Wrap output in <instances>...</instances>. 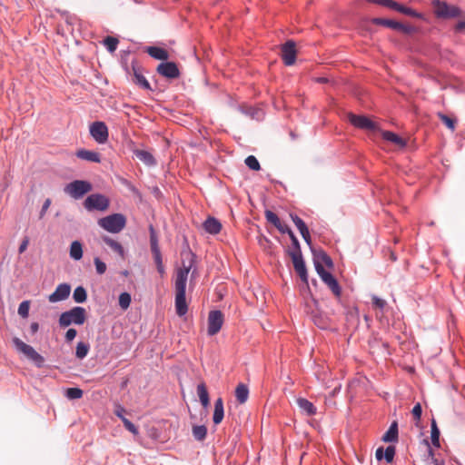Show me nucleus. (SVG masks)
Instances as JSON below:
<instances>
[{"label": "nucleus", "instance_id": "nucleus-1", "mask_svg": "<svg viewBox=\"0 0 465 465\" xmlns=\"http://www.w3.org/2000/svg\"><path fill=\"white\" fill-rule=\"evenodd\" d=\"M183 256L185 257V259H183L182 267L178 268L176 271L175 282H174L175 312H176V314L180 317L185 315L188 312V305H187L186 295H185L186 284H187L188 275H189L191 270H193L195 267V262H196V255L191 251H189L185 253H183Z\"/></svg>", "mask_w": 465, "mask_h": 465}, {"label": "nucleus", "instance_id": "nucleus-2", "mask_svg": "<svg viewBox=\"0 0 465 465\" xmlns=\"http://www.w3.org/2000/svg\"><path fill=\"white\" fill-rule=\"evenodd\" d=\"M86 321V311L84 307L75 306L69 311L61 313L59 317V325L62 328L71 324L83 325Z\"/></svg>", "mask_w": 465, "mask_h": 465}, {"label": "nucleus", "instance_id": "nucleus-3", "mask_svg": "<svg viewBox=\"0 0 465 465\" xmlns=\"http://www.w3.org/2000/svg\"><path fill=\"white\" fill-rule=\"evenodd\" d=\"M98 225L111 233L120 232L126 225V218L122 213H113L100 218Z\"/></svg>", "mask_w": 465, "mask_h": 465}, {"label": "nucleus", "instance_id": "nucleus-4", "mask_svg": "<svg viewBox=\"0 0 465 465\" xmlns=\"http://www.w3.org/2000/svg\"><path fill=\"white\" fill-rule=\"evenodd\" d=\"M431 5L433 7V13L438 18L451 19L459 17L461 15V10L460 7L453 5H449L445 1L432 0Z\"/></svg>", "mask_w": 465, "mask_h": 465}, {"label": "nucleus", "instance_id": "nucleus-5", "mask_svg": "<svg viewBox=\"0 0 465 465\" xmlns=\"http://www.w3.org/2000/svg\"><path fill=\"white\" fill-rule=\"evenodd\" d=\"M13 344L17 351L23 352L29 360L34 361V363L38 368L43 367L45 358L39 354L31 345L25 343L17 337L13 338Z\"/></svg>", "mask_w": 465, "mask_h": 465}, {"label": "nucleus", "instance_id": "nucleus-6", "mask_svg": "<svg viewBox=\"0 0 465 465\" xmlns=\"http://www.w3.org/2000/svg\"><path fill=\"white\" fill-rule=\"evenodd\" d=\"M149 232H150L151 252H152L154 262L156 264L157 271L161 275H163L165 272V269H164V266L163 263L162 253H161L159 243H158V237H157L156 232L154 230V227L152 224L149 226Z\"/></svg>", "mask_w": 465, "mask_h": 465}, {"label": "nucleus", "instance_id": "nucleus-7", "mask_svg": "<svg viewBox=\"0 0 465 465\" xmlns=\"http://www.w3.org/2000/svg\"><path fill=\"white\" fill-rule=\"evenodd\" d=\"M110 205L109 199L101 193H93L86 197L84 202V208L89 211H101L104 212L108 209Z\"/></svg>", "mask_w": 465, "mask_h": 465}, {"label": "nucleus", "instance_id": "nucleus-8", "mask_svg": "<svg viewBox=\"0 0 465 465\" xmlns=\"http://www.w3.org/2000/svg\"><path fill=\"white\" fill-rule=\"evenodd\" d=\"M92 184L88 181L75 180L64 187V193L74 199L82 198L85 193L91 192Z\"/></svg>", "mask_w": 465, "mask_h": 465}, {"label": "nucleus", "instance_id": "nucleus-9", "mask_svg": "<svg viewBox=\"0 0 465 465\" xmlns=\"http://www.w3.org/2000/svg\"><path fill=\"white\" fill-rule=\"evenodd\" d=\"M124 70L127 74L132 75V81L144 90H152L150 83L143 74L142 67L138 64L136 60H133L131 64V70L127 64L124 65Z\"/></svg>", "mask_w": 465, "mask_h": 465}, {"label": "nucleus", "instance_id": "nucleus-10", "mask_svg": "<svg viewBox=\"0 0 465 465\" xmlns=\"http://www.w3.org/2000/svg\"><path fill=\"white\" fill-rule=\"evenodd\" d=\"M316 272L322 281L330 288L335 297L340 298L341 295V288L337 279L329 272H327L322 264L316 262Z\"/></svg>", "mask_w": 465, "mask_h": 465}, {"label": "nucleus", "instance_id": "nucleus-11", "mask_svg": "<svg viewBox=\"0 0 465 465\" xmlns=\"http://www.w3.org/2000/svg\"><path fill=\"white\" fill-rule=\"evenodd\" d=\"M371 23L375 25H382L396 31H400L406 35H410L414 32L413 26L404 25L401 22H397L391 19L374 17L371 19Z\"/></svg>", "mask_w": 465, "mask_h": 465}, {"label": "nucleus", "instance_id": "nucleus-12", "mask_svg": "<svg viewBox=\"0 0 465 465\" xmlns=\"http://www.w3.org/2000/svg\"><path fill=\"white\" fill-rule=\"evenodd\" d=\"M317 305L318 302L312 298L311 302H306L305 312L307 314L311 315L312 320L317 327L326 329L328 328V319L316 310Z\"/></svg>", "mask_w": 465, "mask_h": 465}, {"label": "nucleus", "instance_id": "nucleus-13", "mask_svg": "<svg viewBox=\"0 0 465 465\" xmlns=\"http://www.w3.org/2000/svg\"><path fill=\"white\" fill-rule=\"evenodd\" d=\"M90 134L96 143L100 144L105 143L109 136L108 127L104 122H94L90 125Z\"/></svg>", "mask_w": 465, "mask_h": 465}, {"label": "nucleus", "instance_id": "nucleus-14", "mask_svg": "<svg viewBox=\"0 0 465 465\" xmlns=\"http://www.w3.org/2000/svg\"><path fill=\"white\" fill-rule=\"evenodd\" d=\"M223 314L221 311H211L208 315V335L213 336L217 334L223 327Z\"/></svg>", "mask_w": 465, "mask_h": 465}, {"label": "nucleus", "instance_id": "nucleus-15", "mask_svg": "<svg viewBox=\"0 0 465 465\" xmlns=\"http://www.w3.org/2000/svg\"><path fill=\"white\" fill-rule=\"evenodd\" d=\"M348 117H349L350 123L353 126H355L359 129L373 131V132L379 130L378 124L375 122L371 121L367 116L357 115V114L351 113V114H349Z\"/></svg>", "mask_w": 465, "mask_h": 465}, {"label": "nucleus", "instance_id": "nucleus-16", "mask_svg": "<svg viewBox=\"0 0 465 465\" xmlns=\"http://www.w3.org/2000/svg\"><path fill=\"white\" fill-rule=\"evenodd\" d=\"M156 72L168 79H176L181 74L178 65L174 62L168 61L158 64Z\"/></svg>", "mask_w": 465, "mask_h": 465}, {"label": "nucleus", "instance_id": "nucleus-17", "mask_svg": "<svg viewBox=\"0 0 465 465\" xmlns=\"http://www.w3.org/2000/svg\"><path fill=\"white\" fill-rule=\"evenodd\" d=\"M282 59L285 65L291 66L295 63L296 60V46L295 42L288 40L282 46Z\"/></svg>", "mask_w": 465, "mask_h": 465}, {"label": "nucleus", "instance_id": "nucleus-18", "mask_svg": "<svg viewBox=\"0 0 465 465\" xmlns=\"http://www.w3.org/2000/svg\"><path fill=\"white\" fill-rule=\"evenodd\" d=\"M291 258L292 260V263H293L295 272L298 273L301 280L306 285H308V272H307L305 262L302 258V255L294 254V255L291 256Z\"/></svg>", "mask_w": 465, "mask_h": 465}, {"label": "nucleus", "instance_id": "nucleus-19", "mask_svg": "<svg viewBox=\"0 0 465 465\" xmlns=\"http://www.w3.org/2000/svg\"><path fill=\"white\" fill-rule=\"evenodd\" d=\"M71 292V286L68 283H61L59 284L55 291L49 295V302H57L60 301H64L68 298Z\"/></svg>", "mask_w": 465, "mask_h": 465}, {"label": "nucleus", "instance_id": "nucleus-20", "mask_svg": "<svg viewBox=\"0 0 465 465\" xmlns=\"http://www.w3.org/2000/svg\"><path fill=\"white\" fill-rule=\"evenodd\" d=\"M265 218L268 223H272L281 233H285L290 228L287 224L283 223L278 215L272 211L266 210L264 212Z\"/></svg>", "mask_w": 465, "mask_h": 465}, {"label": "nucleus", "instance_id": "nucleus-21", "mask_svg": "<svg viewBox=\"0 0 465 465\" xmlns=\"http://www.w3.org/2000/svg\"><path fill=\"white\" fill-rule=\"evenodd\" d=\"M396 453V448L393 445L388 446L385 450L383 447H379L376 450L375 457L377 460H381L384 459L387 463H391L393 461L394 456Z\"/></svg>", "mask_w": 465, "mask_h": 465}, {"label": "nucleus", "instance_id": "nucleus-22", "mask_svg": "<svg viewBox=\"0 0 465 465\" xmlns=\"http://www.w3.org/2000/svg\"><path fill=\"white\" fill-rule=\"evenodd\" d=\"M131 151L141 162H143L147 166H153L156 164V160L150 152L137 148H131Z\"/></svg>", "mask_w": 465, "mask_h": 465}, {"label": "nucleus", "instance_id": "nucleus-23", "mask_svg": "<svg viewBox=\"0 0 465 465\" xmlns=\"http://www.w3.org/2000/svg\"><path fill=\"white\" fill-rule=\"evenodd\" d=\"M204 231L210 234H217L222 230V223L218 219L209 216L203 223Z\"/></svg>", "mask_w": 465, "mask_h": 465}, {"label": "nucleus", "instance_id": "nucleus-24", "mask_svg": "<svg viewBox=\"0 0 465 465\" xmlns=\"http://www.w3.org/2000/svg\"><path fill=\"white\" fill-rule=\"evenodd\" d=\"M384 442L395 443L399 440V428L397 420H393L389 430L383 434L381 438Z\"/></svg>", "mask_w": 465, "mask_h": 465}, {"label": "nucleus", "instance_id": "nucleus-25", "mask_svg": "<svg viewBox=\"0 0 465 465\" xmlns=\"http://www.w3.org/2000/svg\"><path fill=\"white\" fill-rule=\"evenodd\" d=\"M75 155L82 160L91 163H100L101 155L97 152L80 149L76 152Z\"/></svg>", "mask_w": 465, "mask_h": 465}, {"label": "nucleus", "instance_id": "nucleus-26", "mask_svg": "<svg viewBox=\"0 0 465 465\" xmlns=\"http://www.w3.org/2000/svg\"><path fill=\"white\" fill-rule=\"evenodd\" d=\"M145 52L153 58L156 60L166 61L169 58L168 52L158 46H148Z\"/></svg>", "mask_w": 465, "mask_h": 465}, {"label": "nucleus", "instance_id": "nucleus-27", "mask_svg": "<svg viewBox=\"0 0 465 465\" xmlns=\"http://www.w3.org/2000/svg\"><path fill=\"white\" fill-rule=\"evenodd\" d=\"M297 404L301 411L308 416H313L317 412L316 407L312 402L304 398H298Z\"/></svg>", "mask_w": 465, "mask_h": 465}, {"label": "nucleus", "instance_id": "nucleus-28", "mask_svg": "<svg viewBox=\"0 0 465 465\" xmlns=\"http://www.w3.org/2000/svg\"><path fill=\"white\" fill-rule=\"evenodd\" d=\"M290 239H291V246L288 250V254L290 256H292V255H302V251H301V246H300V242H299V240L297 239V237L295 236V234L293 233V232L289 228L288 231H286V232Z\"/></svg>", "mask_w": 465, "mask_h": 465}, {"label": "nucleus", "instance_id": "nucleus-29", "mask_svg": "<svg viewBox=\"0 0 465 465\" xmlns=\"http://www.w3.org/2000/svg\"><path fill=\"white\" fill-rule=\"evenodd\" d=\"M381 136L384 140L395 143L401 148L405 147L407 144L406 141L403 138L391 131H383L381 133Z\"/></svg>", "mask_w": 465, "mask_h": 465}, {"label": "nucleus", "instance_id": "nucleus-30", "mask_svg": "<svg viewBox=\"0 0 465 465\" xmlns=\"http://www.w3.org/2000/svg\"><path fill=\"white\" fill-rule=\"evenodd\" d=\"M224 416L223 401L222 398H218L214 402V411L213 415V421L214 424L222 422Z\"/></svg>", "mask_w": 465, "mask_h": 465}, {"label": "nucleus", "instance_id": "nucleus-31", "mask_svg": "<svg viewBox=\"0 0 465 465\" xmlns=\"http://www.w3.org/2000/svg\"><path fill=\"white\" fill-rule=\"evenodd\" d=\"M197 395L203 408H207L210 405V398L207 387L204 382H201L197 385Z\"/></svg>", "mask_w": 465, "mask_h": 465}, {"label": "nucleus", "instance_id": "nucleus-32", "mask_svg": "<svg viewBox=\"0 0 465 465\" xmlns=\"http://www.w3.org/2000/svg\"><path fill=\"white\" fill-rule=\"evenodd\" d=\"M103 242L108 245L114 252H116L120 257H124V249L122 244L115 240L110 238L109 236H104Z\"/></svg>", "mask_w": 465, "mask_h": 465}, {"label": "nucleus", "instance_id": "nucleus-33", "mask_svg": "<svg viewBox=\"0 0 465 465\" xmlns=\"http://www.w3.org/2000/svg\"><path fill=\"white\" fill-rule=\"evenodd\" d=\"M83 244L79 241L72 242L69 250L70 257L74 261H79L83 258Z\"/></svg>", "mask_w": 465, "mask_h": 465}, {"label": "nucleus", "instance_id": "nucleus-34", "mask_svg": "<svg viewBox=\"0 0 465 465\" xmlns=\"http://www.w3.org/2000/svg\"><path fill=\"white\" fill-rule=\"evenodd\" d=\"M235 397L240 404L247 401L249 397V388L243 383H239L235 389Z\"/></svg>", "mask_w": 465, "mask_h": 465}, {"label": "nucleus", "instance_id": "nucleus-35", "mask_svg": "<svg viewBox=\"0 0 465 465\" xmlns=\"http://www.w3.org/2000/svg\"><path fill=\"white\" fill-rule=\"evenodd\" d=\"M316 262L318 264L325 265L331 269L333 267V262L331 258L323 251L319 252L314 257V267L316 268Z\"/></svg>", "mask_w": 465, "mask_h": 465}, {"label": "nucleus", "instance_id": "nucleus-36", "mask_svg": "<svg viewBox=\"0 0 465 465\" xmlns=\"http://www.w3.org/2000/svg\"><path fill=\"white\" fill-rule=\"evenodd\" d=\"M396 11L400 12L403 15L414 17V18L423 19V14L419 13L416 10H414L411 7L405 6L401 4H398Z\"/></svg>", "mask_w": 465, "mask_h": 465}, {"label": "nucleus", "instance_id": "nucleus-37", "mask_svg": "<svg viewBox=\"0 0 465 465\" xmlns=\"http://www.w3.org/2000/svg\"><path fill=\"white\" fill-rule=\"evenodd\" d=\"M90 350V345L84 341H79L76 345L75 357L79 360L84 359Z\"/></svg>", "mask_w": 465, "mask_h": 465}, {"label": "nucleus", "instance_id": "nucleus-38", "mask_svg": "<svg viewBox=\"0 0 465 465\" xmlns=\"http://www.w3.org/2000/svg\"><path fill=\"white\" fill-rule=\"evenodd\" d=\"M73 299L77 303H83L87 299L86 290L83 286H78L74 289Z\"/></svg>", "mask_w": 465, "mask_h": 465}, {"label": "nucleus", "instance_id": "nucleus-39", "mask_svg": "<svg viewBox=\"0 0 465 465\" xmlns=\"http://www.w3.org/2000/svg\"><path fill=\"white\" fill-rule=\"evenodd\" d=\"M207 435V428L204 425H195L193 427V436L197 440H203Z\"/></svg>", "mask_w": 465, "mask_h": 465}, {"label": "nucleus", "instance_id": "nucleus-40", "mask_svg": "<svg viewBox=\"0 0 465 465\" xmlns=\"http://www.w3.org/2000/svg\"><path fill=\"white\" fill-rule=\"evenodd\" d=\"M430 439L431 443L434 447H440V430L436 424L435 420H432L431 422V430H430Z\"/></svg>", "mask_w": 465, "mask_h": 465}, {"label": "nucleus", "instance_id": "nucleus-41", "mask_svg": "<svg viewBox=\"0 0 465 465\" xmlns=\"http://www.w3.org/2000/svg\"><path fill=\"white\" fill-rule=\"evenodd\" d=\"M84 391L80 388H68L65 391V397L69 400H78L83 397Z\"/></svg>", "mask_w": 465, "mask_h": 465}, {"label": "nucleus", "instance_id": "nucleus-42", "mask_svg": "<svg viewBox=\"0 0 465 465\" xmlns=\"http://www.w3.org/2000/svg\"><path fill=\"white\" fill-rule=\"evenodd\" d=\"M118 44V39L114 36H107L104 39V45L110 53L115 52Z\"/></svg>", "mask_w": 465, "mask_h": 465}, {"label": "nucleus", "instance_id": "nucleus-43", "mask_svg": "<svg viewBox=\"0 0 465 465\" xmlns=\"http://www.w3.org/2000/svg\"><path fill=\"white\" fill-rule=\"evenodd\" d=\"M132 297L131 294L124 292L119 295V306L123 310H127L131 304Z\"/></svg>", "mask_w": 465, "mask_h": 465}, {"label": "nucleus", "instance_id": "nucleus-44", "mask_svg": "<svg viewBox=\"0 0 465 465\" xmlns=\"http://www.w3.org/2000/svg\"><path fill=\"white\" fill-rule=\"evenodd\" d=\"M370 3L377 4L384 7L395 10L397 9L398 4L393 0H367Z\"/></svg>", "mask_w": 465, "mask_h": 465}, {"label": "nucleus", "instance_id": "nucleus-45", "mask_svg": "<svg viewBox=\"0 0 465 465\" xmlns=\"http://www.w3.org/2000/svg\"><path fill=\"white\" fill-rule=\"evenodd\" d=\"M245 164L252 171H259L261 169V165L257 158L253 155H249L245 159Z\"/></svg>", "mask_w": 465, "mask_h": 465}, {"label": "nucleus", "instance_id": "nucleus-46", "mask_svg": "<svg viewBox=\"0 0 465 465\" xmlns=\"http://www.w3.org/2000/svg\"><path fill=\"white\" fill-rule=\"evenodd\" d=\"M438 116L439 118L440 119V121L449 128L450 129L451 131H454L455 129V125H456V121L450 117H449L448 115L442 114V113H439L438 114Z\"/></svg>", "mask_w": 465, "mask_h": 465}, {"label": "nucleus", "instance_id": "nucleus-47", "mask_svg": "<svg viewBox=\"0 0 465 465\" xmlns=\"http://www.w3.org/2000/svg\"><path fill=\"white\" fill-rule=\"evenodd\" d=\"M290 216H291L292 221L293 222V223L295 224V226L297 227V229L299 230L300 232H302V231H305V229L308 228L306 223L303 222V220L301 217H299L297 214L291 213Z\"/></svg>", "mask_w": 465, "mask_h": 465}, {"label": "nucleus", "instance_id": "nucleus-48", "mask_svg": "<svg viewBox=\"0 0 465 465\" xmlns=\"http://www.w3.org/2000/svg\"><path fill=\"white\" fill-rule=\"evenodd\" d=\"M29 309H30V302L24 301L19 304L18 314L23 318H26V317H28V314H29Z\"/></svg>", "mask_w": 465, "mask_h": 465}, {"label": "nucleus", "instance_id": "nucleus-49", "mask_svg": "<svg viewBox=\"0 0 465 465\" xmlns=\"http://www.w3.org/2000/svg\"><path fill=\"white\" fill-rule=\"evenodd\" d=\"M94 263L97 274L102 275L106 272V264L99 257H94Z\"/></svg>", "mask_w": 465, "mask_h": 465}, {"label": "nucleus", "instance_id": "nucleus-50", "mask_svg": "<svg viewBox=\"0 0 465 465\" xmlns=\"http://www.w3.org/2000/svg\"><path fill=\"white\" fill-rule=\"evenodd\" d=\"M124 428L132 432L134 435H137L139 433L138 428L127 418H123V421Z\"/></svg>", "mask_w": 465, "mask_h": 465}, {"label": "nucleus", "instance_id": "nucleus-51", "mask_svg": "<svg viewBox=\"0 0 465 465\" xmlns=\"http://www.w3.org/2000/svg\"><path fill=\"white\" fill-rule=\"evenodd\" d=\"M411 413L416 420H420V417L422 414V408H421L420 403L418 402L417 404L414 405V407L411 411Z\"/></svg>", "mask_w": 465, "mask_h": 465}, {"label": "nucleus", "instance_id": "nucleus-52", "mask_svg": "<svg viewBox=\"0 0 465 465\" xmlns=\"http://www.w3.org/2000/svg\"><path fill=\"white\" fill-rule=\"evenodd\" d=\"M372 304L376 308H379L380 310H383L386 306V302L383 299L379 298L378 296L372 297Z\"/></svg>", "mask_w": 465, "mask_h": 465}, {"label": "nucleus", "instance_id": "nucleus-53", "mask_svg": "<svg viewBox=\"0 0 465 465\" xmlns=\"http://www.w3.org/2000/svg\"><path fill=\"white\" fill-rule=\"evenodd\" d=\"M77 335V331L75 329H68L65 332L64 339L66 342H71Z\"/></svg>", "mask_w": 465, "mask_h": 465}, {"label": "nucleus", "instance_id": "nucleus-54", "mask_svg": "<svg viewBox=\"0 0 465 465\" xmlns=\"http://www.w3.org/2000/svg\"><path fill=\"white\" fill-rule=\"evenodd\" d=\"M50 204H51V200L48 198L45 201L43 206H42V209L40 211V218H43L44 215L45 214L46 211L48 210V208L50 207Z\"/></svg>", "mask_w": 465, "mask_h": 465}, {"label": "nucleus", "instance_id": "nucleus-55", "mask_svg": "<svg viewBox=\"0 0 465 465\" xmlns=\"http://www.w3.org/2000/svg\"><path fill=\"white\" fill-rule=\"evenodd\" d=\"M125 412V409L122 407L121 405H118L116 409L114 410V414L121 419L123 421V418H126L124 414Z\"/></svg>", "mask_w": 465, "mask_h": 465}, {"label": "nucleus", "instance_id": "nucleus-56", "mask_svg": "<svg viewBox=\"0 0 465 465\" xmlns=\"http://www.w3.org/2000/svg\"><path fill=\"white\" fill-rule=\"evenodd\" d=\"M302 237L303 238V240L305 241V242L308 244V245H311L312 243V239H311V235H310V232H309V229H305V231H302V232H300Z\"/></svg>", "mask_w": 465, "mask_h": 465}, {"label": "nucleus", "instance_id": "nucleus-57", "mask_svg": "<svg viewBox=\"0 0 465 465\" xmlns=\"http://www.w3.org/2000/svg\"><path fill=\"white\" fill-rule=\"evenodd\" d=\"M465 30V20L464 21H459L455 26H454V31L456 33H461Z\"/></svg>", "mask_w": 465, "mask_h": 465}, {"label": "nucleus", "instance_id": "nucleus-58", "mask_svg": "<svg viewBox=\"0 0 465 465\" xmlns=\"http://www.w3.org/2000/svg\"><path fill=\"white\" fill-rule=\"evenodd\" d=\"M28 243H29V240H28V238H25V239L22 241V242L20 243V246H19V248H18V252H19V253H23V252L26 250V248H27V246H28Z\"/></svg>", "mask_w": 465, "mask_h": 465}, {"label": "nucleus", "instance_id": "nucleus-59", "mask_svg": "<svg viewBox=\"0 0 465 465\" xmlns=\"http://www.w3.org/2000/svg\"><path fill=\"white\" fill-rule=\"evenodd\" d=\"M39 330V324L37 322H32L30 324V332L31 334H35Z\"/></svg>", "mask_w": 465, "mask_h": 465}, {"label": "nucleus", "instance_id": "nucleus-60", "mask_svg": "<svg viewBox=\"0 0 465 465\" xmlns=\"http://www.w3.org/2000/svg\"><path fill=\"white\" fill-rule=\"evenodd\" d=\"M316 81H317L318 83H321V84H325V83H328V82H329L328 78H326V77H319V78H317V80H316Z\"/></svg>", "mask_w": 465, "mask_h": 465}, {"label": "nucleus", "instance_id": "nucleus-61", "mask_svg": "<svg viewBox=\"0 0 465 465\" xmlns=\"http://www.w3.org/2000/svg\"><path fill=\"white\" fill-rule=\"evenodd\" d=\"M341 390V386L335 388L332 391V394H335L336 392H338L339 391Z\"/></svg>", "mask_w": 465, "mask_h": 465}, {"label": "nucleus", "instance_id": "nucleus-62", "mask_svg": "<svg viewBox=\"0 0 465 465\" xmlns=\"http://www.w3.org/2000/svg\"><path fill=\"white\" fill-rule=\"evenodd\" d=\"M290 135H291V137H292V139H295V138H296V135H295V134H294L293 132H291V133H290Z\"/></svg>", "mask_w": 465, "mask_h": 465}, {"label": "nucleus", "instance_id": "nucleus-63", "mask_svg": "<svg viewBox=\"0 0 465 465\" xmlns=\"http://www.w3.org/2000/svg\"><path fill=\"white\" fill-rule=\"evenodd\" d=\"M195 271H196V269L194 268L193 271L192 272V278L194 277Z\"/></svg>", "mask_w": 465, "mask_h": 465}]
</instances>
